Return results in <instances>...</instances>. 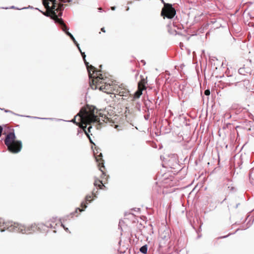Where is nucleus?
Listing matches in <instances>:
<instances>
[{"label":"nucleus","instance_id":"nucleus-1","mask_svg":"<svg viewBox=\"0 0 254 254\" xmlns=\"http://www.w3.org/2000/svg\"><path fill=\"white\" fill-rule=\"evenodd\" d=\"M2 223L3 225H4L3 228H1L0 231L1 232H4L5 229L9 232H20L22 234H30L32 232H35L37 229L41 230L43 227L47 228H52L53 226L52 224L47 222L46 224L43 223L33 224L29 226H26L25 225H22L21 224L16 223L13 222H4L1 218H0V226L1 224Z\"/></svg>","mask_w":254,"mask_h":254},{"label":"nucleus","instance_id":"nucleus-2","mask_svg":"<svg viewBox=\"0 0 254 254\" xmlns=\"http://www.w3.org/2000/svg\"><path fill=\"white\" fill-rule=\"evenodd\" d=\"M72 0H50L51 4V7L57 16V18L55 22H58L61 26L62 30L65 32L66 35L69 38L72 34L68 31L69 28L67 27L64 23V21L61 17L62 15L63 11L64 10V3L69 2Z\"/></svg>","mask_w":254,"mask_h":254},{"label":"nucleus","instance_id":"nucleus-3","mask_svg":"<svg viewBox=\"0 0 254 254\" xmlns=\"http://www.w3.org/2000/svg\"><path fill=\"white\" fill-rule=\"evenodd\" d=\"M16 138L14 130L13 129L6 134L4 139V144L7 148V150L13 154L19 152L22 147L21 141L16 140Z\"/></svg>","mask_w":254,"mask_h":254},{"label":"nucleus","instance_id":"nucleus-4","mask_svg":"<svg viewBox=\"0 0 254 254\" xmlns=\"http://www.w3.org/2000/svg\"><path fill=\"white\" fill-rule=\"evenodd\" d=\"M80 120H81V122H83L84 120H85L87 122V123L85 126L82 125V130L83 131H81L79 129L78 130V132H77V135H78L80 133H81L82 134V132L83 131L85 133V134L86 135L87 137L89 139L90 142L91 144H93L94 145H95V143L92 140V139L90 136V135L87 132L86 128L87 125L89 124L99 123L100 119L98 118V117L97 115H95L94 114H91L87 115L86 116L85 115L81 116L80 117Z\"/></svg>","mask_w":254,"mask_h":254},{"label":"nucleus","instance_id":"nucleus-5","mask_svg":"<svg viewBox=\"0 0 254 254\" xmlns=\"http://www.w3.org/2000/svg\"><path fill=\"white\" fill-rule=\"evenodd\" d=\"M83 61L86 66L88 73V76L90 79L93 77V73H96V75L94 77L97 80V82H99L100 80H105L104 76L102 73H100V72H102L101 68L102 65H100V69H98L94 66L89 64V63L86 61L85 59V60ZM105 78H106V76Z\"/></svg>","mask_w":254,"mask_h":254},{"label":"nucleus","instance_id":"nucleus-6","mask_svg":"<svg viewBox=\"0 0 254 254\" xmlns=\"http://www.w3.org/2000/svg\"><path fill=\"white\" fill-rule=\"evenodd\" d=\"M91 195L89 194H87L85 198V200L81 202L80 204V206L82 207V209H80L79 207H77L76 208L74 212H72L69 214L68 215H67L66 216H64L62 218L59 219L60 222H61L62 221L63 222H64L66 221L67 220L69 219L70 217H72L73 215H75V213H77L78 211H79L80 212L83 211L85 210V209L87 208V202L88 201L89 202H91L92 200H89V198H91Z\"/></svg>","mask_w":254,"mask_h":254},{"label":"nucleus","instance_id":"nucleus-7","mask_svg":"<svg viewBox=\"0 0 254 254\" xmlns=\"http://www.w3.org/2000/svg\"><path fill=\"white\" fill-rule=\"evenodd\" d=\"M176 14V10L173 7L172 4H166L165 7L162 8L161 11V16L164 19H172Z\"/></svg>","mask_w":254,"mask_h":254},{"label":"nucleus","instance_id":"nucleus-8","mask_svg":"<svg viewBox=\"0 0 254 254\" xmlns=\"http://www.w3.org/2000/svg\"><path fill=\"white\" fill-rule=\"evenodd\" d=\"M170 230L167 228L163 231L159 232V247L160 248L165 247L170 242Z\"/></svg>","mask_w":254,"mask_h":254},{"label":"nucleus","instance_id":"nucleus-9","mask_svg":"<svg viewBox=\"0 0 254 254\" xmlns=\"http://www.w3.org/2000/svg\"><path fill=\"white\" fill-rule=\"evenodd\" d=\"M97 152L93 150V154L96 162L97 163L98 166L99 168V170L102 173L103 175H106L105 173L104 172L103 168L105 169L104 161L103 159V156L101 153H99V154L97 149L96 150Z\"/></svg>","mask_w":254,"mask_h":254},{"label":"nucleus","instance_id":"nucleus-10","mask_svg":"<svg viewBox=\"0 0 254 254\" xmlns=\"http://www.w3.org/2000/svg\"><path fill=\"white\" fill-rule=\"evenodd\" d=\"M142 91L143 90L138 88V90L136 91L133 95L130 94L128 96V98L127 99V101L128 102H131L139 98L142 94Z\"/></svg>","mask_w":254,"mask_h":254},{"label":"nucleus","instance_id":"nucleus-11","mask_svg":"<svg viewBox=\"0 0 254 254\" xmlns=\"http://www.w3.org/2000/svg\"><path fill=\"white\" fill-rule=\"evenodd\" d=\"M111 85L109 84L105 83L104 85H102L100 87H98L97 85H95L94 84H91L90 87L92 89H96L97 88H99L100 91H102L105 92H107V90H109L110 88Z\"/></svg>","mask_w":254,"mask_h":254},{"label":"nucleus","instance_id":"nucleus-12","mask_svg":"<svg viewBox=\"0 0 254 254\" xmlns=\"http://www.w3.org/2000/svg\"><path fill=\"white\" fill-rule=\"evenodd\" d=\"M238 72L240 74L245 75L246 73H249L250 75L253 74V71L249 67H240L238 70Z\"/></svg>","mask_w":254,"mask_h":254},{"label":"nucleus","instance_id":"nucleus-13","mask_svg":"<svg viewBox=\"0 0 254 254\" xmlns=\"http://www.w3.org/2000/svg\"><path fill=\"white\" fill-rule=\"evenodd\" d=\"M147 83V81L145 79L142 78L141 80L139 81L138 83V88L143 90L146 89V84Z\"/></svg>","mask_w":254,"mask_h":254},{"label":"nucleus","instance_id":"nucleus-14","mask_svg":"<svg viewBox=\"0 0 254 254\" xmlns=\"http://www.w3.org/2000/svg\"><path fill=\"white\" fill-rule=\"evenodd\" d=\"M129 91L125 90V91H120L119 92V95L123 97V99L127 100L128 96L130 95L129 93Z\"/></svg>","mask_w":254,"mask_h":254},{"label":"nucleus","instance_id":"nucleus-15","mask_svg":"<svg viewBox=\"0 0 254 254\" xmlns=\"http://www.w3.org/2000/svg\"><path fill=\"white\" fill-rule=\"evenodd\" d=\"M94 185L95 187L99 188L100 189H102L103 187L105 188V186L103 185L102 181L99 180H95Z\"/></svg>","mask_w":254,"mask_h":254},{"label":"nucleus","instance_id":"nucleus-16","mask_svg":"<svg viewBox=\"0 0 254 254\" xmlns=\"http://www.w3.org/2000/svg\"><path fill=\"white\" fill-rule=\"evenodd\" d=\"M77 116H79V113H78L77 115H76L75 116H74V118L72 119L71 120L68 121V122H72L73 124H74L75 125H76L77 126H79V127L80 128H81V129H82V125H83L82 124V125H80V124L78 122H77L76 121V118Z\"/></svg>","mask_w":254,"mask_h":254},{"label":"nucleus","instance_id":"nucleus-17","mask_svg":"<svg viewBox=\"0 0 254 254\" xmlns=\"http://www.w3.org/2000/svg\"><path fill=\"white\" fill-rule=\"evenodd\" d=\"M147 250H148L147 245H144L140 248L139 251L142 254H146L147 253Z\"/></svg>","mask_w":254,"mask_h":254},{"label":"nucleus","instance_id":"nucleus-18","mask_svg":"<svg viewBox=\"0 0 254 254\" xmlns=\"http://www.w3.org/2000/svg\"><path fill=\"white\" fill-rule=\"evenodd\" d=\"M237 80H238V79H237L236 77H235L234 80H233V79H231V80H229V82L227 83V84L228 86H230L231 84H233L234 83L235 85L237 86L240 83V81H237Z\"/></svg>","mask_w":254,"mask_h":254},{"label":"nucleus","instance_id":"nucleus-19","mask_svg":"<svg viewBox=\"0 0 254 254\" xmlns=\"http://www.w3.org/2000/svg\"><path fill=\"white\" fill-rule=\"evenodd\" d=\"M253 221L252 223L250 222V220L247 224V227H244L243 226H241V228H238L234 233H235L236 232H237V231H238L240 230H246L247 229L249 228L252 225V224H253Z\"/></svg>","mask_w":254,"mask_h":254},{"label":"nucleus","instance_id":"nucleus-20","mask_svg":"<svg viewBox=\"0 0 254 254\" xmlns=\"http://www.w3.org/2000/svg\"><path fill=\"white\" fill-rule=\"evenodd\" d=\"M230 235H231V233L229 234L228 235H225V236H221V237H218L217 238H216L215 240H214V245H215L216 243L217 242V241L218 240L220 239H224V238H227L228 237H229Z\"/></svg>","mask_w":254,"mask_h":254},{"label":"nucleus","instance_id":"nucleus-21","mask_svg":"<svg viewBox=\"0 0 254 254\" xmlns=\"http://www.w3.org/2000/svg\"><path fill=\"white\" fill-rule=\"evenodd\" d=\"M26 117L27 118H34V119H41V120H53V118H39V117L30 116H27Z\"/></svg>","mask_w":254,"mask_h":254},{"label":"nucleus","instance_id":"nucleus-22","mask_svg":"<svg viewBox=\"0 0 254 254\" xmlns=\"http://www.w3.org/2000/svg\"><path fill=\"white\" fill-rule=\"evenodd\" d=\"M228 188L229 189L231 192H234L237 191V189L233 186H228Z\"/></svg>","mask_w":254,"mask_h":254},{"label":"nucleus","instance_id":"nucleus-23","mask_svg":"<svg viewBox=\"0 0 254 254\" xmlns=\"http://www.w3.org/2000/svg\"><path fill=\"white\" fill-rule=\"evenodd\" d=\"M2 9H8V8H10V9H18V10H21L22 9L21 8H19L15 6H11L10 7H2Z\"/></svg>","mask_w":254,"mask_h":254},{"label":"nucleus","instance_id":"nucleus-24","mask_svg":"<svg viewBox=\"0 0 254 254\" xmlns=\"http://www.w3.org/2000/svg\"><path fill=\"white\" fill-rule=\"evenodd\" d=\"M61 226L64 229V230L66 232H68V233H70V232L69 231V229L68 228L66 227L63 223V222L62 221H61Z\"/></svg>","mask_w":254,"mask_h":254},{"label":"nucleus","instance_id":"nucleus-25","mask_svg":"<svg viewBox=\"0 0 254 254\" xmlns=\"http://www.w3.org/2000/svg\"><path fill=\"white\" fill-rule=\"evenodd\" d=\"M149 230L148 232V234L150 235L153 234V226L151 224H149Z\"/></svg>","mask_w":254,"mask_h":254},{"label":"nucleus","instance_id":"nucleus-26","mask_svg":"<svg viewBox=\"0 0 254 254\" xmlns=\"http://www.w3.org/2000/svg\"><path fill=\"white\" fill-rule=\"evenodd\" d=\"M0 110H4V112H6V113H13H13L12 111H10V110H5V109H1V108H0ZM15 115H17V116H22V117H23V116H21V115H20L16 114H15Z\"/></svg>","mask_w":254,"mask_h":254},{"label":"nucleus","instance_id":"nucleus-27","mask_svg":"<svg viewBox=\"0 0 254 254\" xmlns=\"http://www.w3.org/2000/svg\"><path fill=\"white\" fill-rule=\"evenodd\" d=\"M92 194L94 198H96L97 197L98 194V190L96 191V192H94V191H92Z\"/></svg>","mask_w":254,"mask_h":254},{"label":"nucleus","instance_id":"nucleus-28","mask_svg":"<svg viewBox=\"0 0 254 254\" xmlns=\"http://www.w3.org/2000/svg\"><path fill=\"white\" fill-rule=\"evenodd\" d=\"M135 107L138 111H140L141 105L139 103H136Z\"/></svg>","mask_w":254,"mask_h":254},{"label":"nucleus","instance_id":"nucleus-29","mask_svg":"<svg viewBox=\"0 0 254 254\" xmlns=\"http://www.w3.org/2000/svg\"><path fill=\"white\" fill-rule=\"evenodd\" d=\"M70 38L71 39V40L73 41V42L74 43V44H76L77 43V41H76L75 39L74 38V36H73V35L71 36H70Z\"/></svg>","mask_w":254,"mask_h":254},{"label":"nucleus","instance_id":"nucleus-30","mask_svg":"<svg viewBox=\"0 0 254 254\" xmlns=\"http://www.w3.org/2000/svg\"><path fill=\"white\" fill-rule=\"evenodd\" d=\"M210 92L209 89H207L204 91V94L206 96H208L210 95Z\"/></svg>","mask_w":254,"mask_h":254},{"label":"nucleus","instance_id":"nucleus-31","mask_svg":"<svg viewBox=\"0 0 254 254\" xmlns=\"http://www.w3.org/2000/svg\"><path fill=\"white\" fill-rule=\"evenodd\" d=\"M144 119L146 121L148 120L149 119V117H150V115H149V114H146V115H145L144 116Z\"/></svg>","mask_w":254,"mask_h":254},{"label":"nucleus","instance_id":"nucleus-32","mask_svg":"<svg viewBox=\"0 0 254 254\" xmlns=\"http://www.w3.org/2000/svg\"><path fill=\"white\" fill-rule=\"evenodd\" d=\"M37 10H38L39 11H40L43 14H44V15L46 16H48V15L45 12L43 11H41L40 10L39 8H35Z\"/></svg>","mask_w":254,"mask_h":254},{"label":"nucleus","instance_id":"nucleus-33","mask_svg":"<svg viewBox=\"0 0 254 254\" xmlns=\"http://www.w3.org/2000/svg\"><path fill=\"white\" fill-rule=\"evenodd\" d=\"M81 55L83 58V60H85V59L86 58V55L85 54V52H81Z\"/></svg>","mask_w":254,"mask_h":254},{"label":"nucleus","instance_id":"nucleus-34","mask_svg":"<svg viewBox=\"0 0 254 254\" xmlns=\"http://www.w3.org/2000/svg\"><path fill=\"white\" fill-rule=\"evenodd\" d=\"M149 103H150V100H149V101H148V102H145L144 103L145 106V107H146V108H147L148 110V106H149Z\"/></svg>","mask_w":254,"mask_h":254},{"label":"nucleus","instance_id":"nucleus-35","mask_svg":"<svg viewBox=\"0 0 254 254\" xmlns=\"http://www.w3.org/2000/svg\"><path fill=\"white\" fill-rule=\"evenodd\" d=\"M92 126H90L88 128H87V132L89 133V132H91V129L92 128Z\"/></svg>","mask_w":254,"mask_h":254},{"label":"nucleus","instance_id":"nucleus-36","mask_svg":"<svg viewBox=\"0 0 254 254\" xmlns=\"http://www.w3.org/2000/svg\"><path fill=\"white\" fill-rule=\"evenodd\" d=\"M3 131V127L1 126H0V137L1 136V133Z\"/></svg>","mask_w":254,"mask_h":254},{"label":"nucleus","instance_id":"nucleus-37","mask_svg":"<svg viewBox=\"0 0 254 254\" xmlns=\"http://www.w3.org/2000/svg\"><path fill=\"white\" fill-rule=\"evenodd\" d=\"M27 8H33V7L32 6L29 5L28 7H24L21 8V9H27Z\"/></svg>","mask_w":254,"mask_h":254},{"label":"nucleus","instance_id":"nucleus-38","mask_svg":"<svg viewBox=\"0 0 254 254\" xmlns=\"http://www.w3.org/2000/svg\"><path fill=\"white\" fill-rule=\"evenodd\" d=\"M161 1L164 4V7H165L166 4H169V3L165 2L164 0H161Z\"/></svg>","mask_w":254,"mask_h":254},{"label":"nucleus","instance_id":"nucleus-39","mask_svg":"<svg viewBox=\"0 0 254 254\" xmlns=\"http://www.w3.org/2000/svg\"><path fill=\"white\" fill-rule=\"evenodd\" d=\"M116 7L115 6L111 7V9L112 10H115L116 9Z\"/></svg>","mask_w":254,"mask_h":254},{"label":"nucleus","instance_id":"nucleus-40","mask_svg":"<svg viewBox=\"0 0 254 254\" xmlns=\"http://www.w3.org/2000/svg\"><path fill=\"white\" fill-rule=\"evenodd\" d=\"M74 44L77 47V49H79V48H80L79 44L77 42V43Z\"/></svg>","mask_w":254,"mask_h":254},{"label":"nucleus","instance_id":"nucleus-41","mask_svg":"<svg viewBox=\"0 0 254 254\" xmlns=\"http://www.w3.org/2000/svg\"><path fill=\"white\" fill-rule=\"evenodd\" d=\"M57 219V217H53L52 219H51V222H55V221L56 220V219Z\"/></svg>","mask_w":254,"mask_h":254},{"label":"nucleus","instance_id":"nucleus-42","mask_svg":"<svg viewBox=\"0 0 254 254\" xmlns=\"http://www.w3.org/2000/svg\"><path fill=\"white\" fill-rule=\"evenodd\" d=\"M141 63H142L143 65H145V64H146L145 61L144 60H142L141 61Z\"/></svg>","mask_w":254,"mask_h":254},{"label":"nucleus","instance_id":"nucleus-43","mask_svg":"<svg viewBox=\"0 0 254 254\" xmlns=\"http://www.w3.org/2000/svg\"><path fill=\"white\" fill-rule=\"evenodd\" d=\"M101 30L103 32H105V28L104 27H102L101 29Z\"/></svg>","mask_w":254,"mask_h":254},{"label":"nucleus","instance_id":"nucleus-44","mask_svg":"<svg viewBox=\"0 0 254 254\" xmlns=\"http://www.w3.org/2000/svg\"><path fill=\"white\" fill-rule=\"evenodd\" d=\"M127 214H132V213H127V212H125V216H127Z\"/></svg>","mask_w":254,"mask_h":254},{"label":"nucleus","instance_id":"nucleus-45","mask_svg":"<svg viewBox=\"0 0 254 254\" xmlns=\"http://www.w3.org/2000/svg\"><path fill=\"white\" fill-rule=\"evenodd\" d=\"M240 205V203H237L236 205V206H235V208H237L238 207V206Z\"/></svg>","mask_w":254,"mask_h":254},{"label":"nucleus","instance_id":"nucleus-46","mask_svg":"<svg viewBox=\"0 0 254 254\" xmlns=\"http://www.w3.org/2000/svg\"><path fill=\"white\" fill-rule=\"evenodd\" d=\"M98 9H99V11H100V12H102V10H102V8L101 7L99 8H98Z\"/></svg>","mask_w":254,"mask_h":254},{"label":"nucleus","instance_id":"nucleus-47","mask_svg":"<svg viewBox=\"0 0 254 254\" xmlns=\"http://www.w3.org/2000/svg\"><path fill=\"white\" fill-rule=\"evenodd\" d=\"M129 7L128 6L126 7V10H127V11L129 10Z\"/></svg>","mask_w":254,"mask_h":254},{"label":"nucleus","instance_id":"nucleus-48","mask_svg":"<svg viewBox=\"0 0 254 254\" xmlns=\"http://www.w3.org/2000/svg\"><path fill=\"white\" fill-rule=\"evenodd\" d=\"M78 50H79V51L80 52V53H81V52H82L80 48H79V49H78Z\"/></svg>","mask_w":254,"mask_h":254},{"label":"nucleus","instance_id":"nucleus-49","mask_svg":"<svg viewBox=\"0 0 254 254\" xmlns=\"http://www.w3.org/2000/svg\"><path fill=\"white\" fill-rule=\"evenodd\" d=\"M96 190H97V189H94L92 191H94V192H96Z\"/></svg>","mask_w":254,"mask_h":254},{"label":"nucleus","instance_id":"nucleus-50","mask_svg":"<svg viewBox=\"0 0 254 254\" xmlns=\"http://www.w3.org/2000/svg\"><path fill=\"white\" fill-rule=\"evenodd\" d=\"M227 180L228 182H232V180L230 179H228Z\"/></svg>","mask_w":254,"mask_h":254},{"label":"nucleus","instance_id":"nucleus-51","mask_svg":"<svg viewBox=\"0 0 254 254\" xmlns=\"http://www.w3.org/2000/svg\"><path fill=\"white\" fill-rule=\"evenodd\" d=\"M135 209H136V208H133V209H132L131 210H133L135 211Z\"/></svg>","mask_w":254,"mask_h":254},{"label":"nucleus","instance_id":"nucleus-52","mask_svg":"<svg viewBox=\"0 0 254 254\" xmlns=\"http://www.w3.org/2000/svg\"><path fill=\"white\" fill-rule=\"evenodd\" d=\"M226 200V198H224V199L223 200V201L222 202H223L224 200Z\"/></svg>","mask_w":254,"mask_h":254},{"label":"nucleus","instance_id":"nucleus-53","mask_svg":"<svg viewBox=\"0 0 254 254\" xmlns=\"http://www.w3.org/2000/svg\"><path fill=\"white\" fill-rule=\"evenodd\" d=\"M137 210H140V208H137Z\"/></svg>","mask_w":254,"mask_h":254},{"label":"nucleus","instance_id":"nucleus-54","mask_svg":"<svg viewBox=\"0 0 254 254\" xmlns=\"http://www.w3.org/2000/svg\"><path fill=\"white\" fill-rule=\"evenodd\" d=\"M120 223H121V222L120 221V222H119V227H120Z\"/></svg>","mask_w":254,"mask_h":254},{"label":"nucleus","instance_id":"nucleus-55","mask_svg":"<svg viewBox=\"0 0 254 254\" xmlns=\"http://www.w3.org/2000/svg\"><path fill=\"white\" fill-rule=\"evenodd\" d=\"M54 233H56V230H54Z\"/></svg>","mask_w":254,"mask_h":254},{"label":"nucleus","instance_id":"nucleus-56","mask_svg":"<svg viewBox=\"0 0 254 254\" xmlns=\"http://www.w3.org/2000/svg\"><path fill=\"white\" fill-rule=\"evenodd\" d=\"M242 110H246V109L244 108L242 109Z\"/></svg>","mask_w":254,"mask_h":254}]
</instances>
